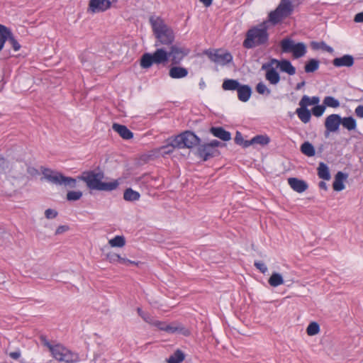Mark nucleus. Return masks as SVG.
Segmentation results:
<instances>
[{
  "label": "nucleus",
  "mask_w": 363,
  "mask_h": 363,
  "mask_svg": "<svg viewBox=\"0 0 363 363\" xmlns=\"http://www.w3.org/2000/svg\"><path fill=\"white\" fill-rule=\"evenodd\" d=\"M42 173L48 182L72 189L76 188L77 180L84 182L89 189L97 191H111L116 189L120 184L117 179L110 182H102L104 173L99 168L95 170L84 171L77 178L65 176L60 172L48 168H43Z\"/></svg>",
  "instance_id": "nucleus-1"
},
{
  "label": "nucleus",
  "mask_w": 363,
  "mask_h": 363,
  "mask_svg": "<svg viewBox=\"0 0 363 363\" xmlns=\"http://www.w3.org/2000/svg\"><path fill=\"white\" fill-rule=\"evenodd\" d=\"M270 23L272 22L269 20L265 21L250 28L246 33L245 39L243 41V47L247 49H251L257 46L267 45L269 41L267 30Z\"/></svg>",
  "instance_id": "nucleus-2"
},
{
  "label": "nucleus",
  "mask_w": 363,
  "mask_h": 363,
  "mask_svg": "<svg viewBox=\"0 0 363 363\" xmlns=\"http://www.w3.org/2000/svg\"><path fill=\"white\" fill-rule=\"evenodd\" d=\"M149 21L157 39L155 46L170 45L173 43L175 38L174 33L162 18L152 16L150 17Z\"/></svg>",
  "instance_id": "nucleus-3"
},
{
  "label": "nucleus",
  "mask_w": 363,
  "mask_h": 363,
  "mask_svg": "<svg viewBox=\"0 0 363 363\" xmlns=\"http://www.w3.org/2000/svg\"><path fill=\"white\" fill-rule=\"evenodd\" d=\"M301 0H281L277 9L270 12L269 21L273 25L279 23L293 13L296 5L300 4Z\"/></svg>",
  "instance_id": "nucleus-4"
},
{
  "label": "nucleus",
  "mask_w": 363,
  "mask_h": 363,
  "mask_svg": "<svg viewBox=\"0 0 363 363\" xmlns=\"http://www.w3.org/2000/svg\"><path fill=\"white\" fill-rule=\"evenodd\" d=\"M177 149H191L199 145L201 139L194 132L186 130L174 136Z\"/></svg>",
  "instance_id": "nucleus-5"
},
{
  "label": "nucleus",
  "mask_w": 363,
  "mask_h": 363,
  "mask_svg": "<svg viewBox=\"0 0 363 363\" xmlns=\"http://www.w3.org/2000/svg\"><path fill=\"white\" fill-rule=\"evenodd\" d=\"M282 52H292L295 59L304 56L306 53V46L303 43H294L290 38H284L280 42Z\"/></svg>",
  "instance_id": "nucleus-6"
},
{
  "label": "nucleus",
  "mask_w": 363,
  "mask_h": 363,
  "mask_svg": "<svg viewBox=\"0 0 363 363\" xmlns=\"http://www.w3.org/2000/svg\"><path fill=\"white\" fill-rule=\"evenodd\" d=\"M52 357L61 362L66 363H72L78 361L79 357L77 353H74L67 348L61 345H56V347L53 349Z\"/></svg>",
  "instance_id": "nucleus-7"
},
{
  "label": "nucleus",
  "mask_w": 363,
  "mask_h": 363,
  "mask_svg": "<svg viewBox=\"0 0 363 363\" xmlns=\"http://www.w3.org/2000/svg\"><path fill=\"white\" fill-rule=\"evenodd\" d=\"M340 123L341 116L340 115L331 114L328 116L325 121V127L326 128L325 136L328 137L330 133L337 131Z\"/></svg>",
  "instance_id": "nucleus-8"
},
{
  "label": "nucleus",
  "mask_w": 363,
  "mask_h": 363,
  "mask_svg": "<svg viewBox=\"0 0 363 363\" xmlns=\"http://www.w3.org/2000/svg\"><path fill=\"white\" fill-rule=\"evenodd\" d=\"M271 64V60L262 65V69L265 70V79L272 85L277 84L280 81V75Z\"/></svg>",
  "instance_id": "nucleus-9"
},
{
  "label": "nucleus",
  "mask_w": 363,
  "mask_h": 363,
  "mask_svg": "<svg viewBox=\"0 0 363 363\" xmlns=\"http://www.w3.org/2000/svg\"><path fill=\"white\" fill-rule=\"evenodd\" d=\"M198 154L204 161H207L210 158L217 157L220 155L218 149H213L208 143H204L199 145Z\"/></svg>",
  "instance_id": "nucleus-10"
},
{
  "label": "nucleus",
  "mask_w": 363,
  "mask_h": 363,
  "mask_svg": "<svg viewBox=\"0 0 363 363\" xmlns=\"http://www.w3.org/2000/svg\"><path fill=\"white\" fill-rule=\"evenodd\" d=\"M168 54L169 57H172V65H178L182 60L189 54V50L177 45H172Z\"/></svg>",
  "instance_id": "nucleus-11"
},
{
  "label": "nucleus",
  "mask_w": 363,
  "mask_h": 363,
  "mask_svg": "<svg viewBox=\"0 0 363 363\" xmlns=\"http://www.w3.org/2000/svg\"><path fill=\"white\" fill-rule=\"evenodd\" d=\"M209 58L211 61L220 65H225L233 60L232 55L228 52H221L219 50L213 53H210Z\"/></svg>",
  "instance_id": "nucleus-12"
},
{
  "label": "nucleus",
  "mask_w": 363,
  "mask_h": 363,
  "mask_svg": "<svg viewBox=\"0 0 363 363\" xmlns=\"http://www.w3.org/2000/svg\"><path fill=\"white\" fill-rule=\"evenodd\" d=\"M271 64L276 65L277 68H279L282 72L287 73L289 75H294L296 74V68L292 65L291 62L288 60H279L275 58L271 59Z\"/></svg>",
  "instance_id": "nucleus-13"
},
{
  "label": "nucleus",
  "mask_w": 363,
  "mask_h": 363,
  "mask_svg": "<svg viewBox=\"0 0 363 363\" xmlns=\"http://www.w3.org/2000/svg\"><path fill=\"white\" fill-rule=\"evenodd\" d=\"M111 5V0H90L89 10L92 13L103 12L108 9Z\"/></svg>",
  "instance_id": "nucleus-14"
},
{
  "label": "nucleus",
  "mask_w": 363,
  "mask_h": 363,
  "mask_svg": "<svg viewBox=\"0 0 363 363\" xmlns=\"http://www.w3.org/2000/svg\"><path fill=\"white\" fill-rule=\"evenodd\" d=\"M162 330L172 334L179 333L184 336H189L190 335L189 330L185 328L182 324L178 323L167 324V326L162 328Z\"/></svg>",
  "instance_id": "nucleus-15"
},
{
  "label": "nucleus",
  "mask_w": 363,
  "mask_h": 363,
  "mask_svg": "<svg viewBox=\"0 0 363 363\" xmlns=\"http://www.w3.org/2000/svg\"><path fill=\"white\" fill-rule=\"evenodd\" d=\"M288 183L291 188L298 193L305 191L308 187V184L305 181L295 177L289 178Z\"/></svg>",
  "instance_id": "nucleus-16"
},
{
  "label": "nucleus",
  "mask_w": 363,
  "mask_h": 363,
  "mask_svg": "<svg viewBox=\"0 0 363 363\" xmlns=\"http://www.w3.org/2000/svg\"><path fill=\"white\" fill-rule=\"evenodd\" d=\"M354 57L350 55H344L340 57H336L333 60V65L336 67H350L354 65Z\"/></svg>",
  "instance_id": "nucleus-17"
},
{
  "label": "nucleus",
  "mask_w": 363,
  "mask_h": 363,
  "mask_svg": "<svg viewBox=\"0 0 363 363\" xmlns=\"http://www.w3.org/2000/svg\"><path fill=\"white\" fill-rule=\"evenodd\" d=\"M140 67L143 69H148L153 65H157V61L155 58V53H144L140 58Z\"/></svg>",
  "instance_id": "nucleus-18"
},
{
  "label": "nucleus",
  "mask_w": 363,
  "mask_h": 363,
  "mask_svg": "<svg viewBox=\"0 0 363 363\" xmlns=\"http://www.w3.org/2000/svg\"><path fill=\"white\" fill-rule=\"evenodd\" d=\"M209 131L213 136L223 141H229L231 139V133L223 127H211Z\"/></svg>",
  "instance_id": "nucleus-19"
},
{
  "label": "nucleus",
  "mask_w": 363,
  "mask_h": 363,
  "mask_svg": "<svg viewBox=\"0 0 363 363\" xmlns=\"http://www.w3.org/2000/svg\"><path fill=\"white\" fill-rule=\"evenodd\" d=\"M347 174L342 172H338L335 176L333 184V189L336 191H340L345 189L344 182L347 179Z\"/></svg>",
  "instance_id": "nucleus-20"
},
{
  "label": "nucleus",
  "mask_w": 363,
  "mask_h": 363,
  "mask_svg": "<svg viewBox=\"0 0 363 363\" xmlns=\"http://www.w3.org/2000/svg\"><path fill=\"white\" fill-rule=\"evenodd\" d=\"M112 128L115 132L118 133L123 139L129 140L133 137V133L124 125L113 123Z\"/></svg>",
  "instance_id": "nucleus-21"
},
{
  "label": "nucleus",
  "mask_w": 363,
  "mask_h": 363,
  "mask_svg": "<svg viewBox=\"0 0 363 363\" xmlns=\"http://www.w3.org/2000/svg\"><path fill=\"white\" fill-rule=\"evenodd\" d=\"M237 92L238 99L242 102H246L251 96L252 89L249 85L240 84Z\"/></svg>",
  "instance_id": "nucleus-22"
},
{
  "label": "nucleus",
  "mask_w": 363,
  "mask_h": 363,
  "mask_svg": "<svg viewBox=\"0 0 363 363\" xmlns=\"http://www.w3.org/2000/svg\"><path fill=\"white\" fill-rule=\"evenodd\" d=\"M188 69L183 67L172 66L169 71V75L172 79L184 78L188 75Z\"/></svg>",
  "instance_id": "nucleus-23"
},
{
  "label": "nucleus",
  "mask_w": 363,
  "mask_h": 363,
  "mask_svg": "<svg viewBox=\"0 0 363 363\" xmlns=\"http://www.w3.org/2000/svg\"><path fill=\"white\" fill-rule=\"evenodd\" d=\"M177 140L175 137H170L167 140V144L160 147V150L163 155L172 154L174 150L177 148V145L176 143Z\"/></svg>",
  "instance_id": "nucleus-24"
},
{
  "label": "nucleus",
  "mask_w": 363,
  "mask_h": 363,
  "mask_svg": "<svg viewBox=\"0 0 363 363\" xmlns=\"http://www.w3.org/2000/svg\"><path fill=\"white\" fill-rule=\"evenodd\" d=\"M155 55V58L157 61V65H165L169 60V54L168 52L164 50L163 48H157L154 52Z\"/></svg>",
  "instance_id": "nucleus-25"
},
{
  "label": "nucleus",
  "mask_w": 363,
  "mask_h": 363,
  "mask_svg": "<svg viewBox=\"0 0 363 363\" xmlns=\"http://www.w3.org/2000/svg\"><path fill=\"white\" fill-rule=\"evenodd\" d=\"M240 84L236 79H226L222 84V89L225 91H237Z\"/></svg>",
  "instance_id": "nucleus-26"
},
{
  "label": "nucleus",
  "mask_w": 363,
  "mask_h": 363,
  "mask_svg": "<svg viewBox=\"0 0 363 363\" xmlns=\"http://www.w3.org/2000/svg\"><path fill=\"white\" fill-rule=\"evenodd\" d=\"M296 113L303 123H307L310 121L311 113L307 108L300 106V108L296 109Z\"/></svg>",
  "instance_id": "nucleus-27"
},
{
  "label": "nucleus",
  "mask_w": 363,
  "mask_h": 363,
  "mask_svg": "<svg viewBox=\"0 0 363 363\" xmlns=\"http://www.w3.org/2000/svg\"><path fill=\"white\" fill-rule=\"evenodd\" d=\"M140 198V193L136 191H134L131 188L126 189L123 193V199L126 201H138Z\"/></svg>",
  "instance_id": "nucleus-28"
},
{
  "label": "nucleus",
  "mask_w": 363,
  "mask_h": 363,
  "mask_svg": "<svg viewBox=\"0 0 363 363\" xmlns=\"http://www.w3.org/2000/svg\"><path fill=\"white\" fill-rule=\"evenodd\" d=\"M318 176L324 180H330L331 178L328 167L323 162H320L318 167Z\"/></svg>",
  "instance_id": "nucleus-29"
},
{
  "label": "nucleus",
  "mask_w": 363,
  "mask_h": 363,
  "mask_svg": "<svg viewBox=\"0 0 363 363\" xmlns=\"http://www.w3.org/2000/svg\"><path fill=\"white\" fill-rule=\"evenodd\" d=\"M340 124L349 131L355 130L357 127L356 120L352 116L341 118Z\"/></svg>",
  "instance_id": "nucleus-30"
},
{
  "label": "nucleus",
  "mask_w": 363,
  "mask_h": 363,
  "mask_svg": "<svg viewBox=\"0 0 363 363\" xmlns=\"http://www.w3.org/2000/svg\"><path fill=\"white\" fill-rule=\"evenodd\" d=\"M320 99L318 96H313L311 98L306 95H304L299 102V106L307 108L308 106L317 105Z\"/></svg>",
  "instance_id": "nucleus-31"
},
{
  "label": "nucleus",
  "mask_w": 363,
  "mask_h": 363,
  "mask_svg": "<svg viewBox=\"0 0 363 363\" xmlns=\"http://www.w3.org/2000/svg\"><path fill=\"white\" fill-rule=\"evenodd\" d=\"M301 151L303 155L308 157H313L315 154V150L313 145L308 141L304 142L301 145Z\"/></svg>",
  "instance_id": "nucleus-32"
},
{
  "label": "nucleus",
  "mask_w": 363,
  "mask_h": 363,
  "mask_svg": "<svg viewBox=\"0 0 363 363\" xmlns=\"http://www.w3.org/2000/svg\"><path fill=\"white\" fill-rule=\"evenodd\" d=\"M268 282L270 286L273 287H277L284 284V279L282 276L279 273L274 272L269 277Z\"/></svg>",
  "instance_id": "nucleus-33"
},
{
  "label": "nucleus",
  "mask_w": 363,
  "mask_h": 363,
  "mask_svg": "<svg viewBox=\"0 0 363 363\" xmlns=\"http://www.w3.org/2000/svg\"><path fill=\"white\" fill-rule=\"evenodd\" d=\"M320 62L316 59L309 60L305 65L304 69L306 73L314 72L319 68Z\"/></svg>",
  "instance_id": "nucleus-34"
},
{
  "label": "nucleus",
  "mask_w": 363,
  "mask_h": 363,
  "mask_svg": "<svg viewBox=\"0 0 363 363\" xmlns=\"http://www.w3.org/2000/svg\"><path fill=\"white\" fill-rule=\"evenodd\" d=\"M184 354L180 350H177L167 359V363H180L184 359Z\"/></svg>",
  "instance_id": "nucleus-35"
},
{
  "label": "nucleus",
  "mask_w": 363,
  "mask_h": 363,
  "mask_svg": "<svg viewBox=\"0 0 363 363\" xmlns=\"http://www.w3.org/2000/svg\"><path fill=\"white\" fill-rule=\"evenodd\" d=\"M6 35V41L13 48L14 51H18L21 48V45L16 40L13 35L11 32L10 29H9V35Z\"/></svg>",
  "instance_id": "nucleus-36"
},
{
  "label": "nucleus",
  "mask_w": 363,
  "mask_h": 363,
  "mask_svg": "<svg viewBox=\"0 0 363 363\" xmlns=\"http://www.w3.org/2000/svg\"><path fill=\"white\" fill-rule=\"evenodd\" d=\"M254 145L258 144L262 146L267 145L270 142V138L266 135H257L252 138Z\"/></svg>",
  "instance_id": "nucleus-37"
},
{
  "label": "nucleus",
  "mask_w": 363,
  "mask_h": 363,
  "mask_svg": "<svg viewBox=\"0 0 363 363\" xmlns=\"http://www.w3.org/2000/svg\"><path fill=\"white\" fill-rule=\"evenodd\" d=\"M108 243L111 247H123L125 244V240L123 236L116 235L113 239L108 241Z\"/></svg>",
  "instance_id": "nucleus-38"
},
{
  "label": "nucleus",
  "mask_w": 363,
  "mask_h": 363,
  "mask_svg": "<svg viewBox=\"0 0 363 363\" xmlns=\"http://www.w3.org/2000/svg\"><path fill=\"white\" fill-rule=\"evenodd\" d=\"M323 105L332 108H337L340 106V101L333 96H325L323 99Z\"/></svg>",
  "instance_id": "nucleus-39"
},
{
  "label": "nucleus",
  "mask_w": 363,
  "mask_h": 363,
  "mask_svg": "<svg viewBox=\"0 0 363 363\" xmlns=\"http://www.w3.org/2000/svg\"><path fill=\"white\" fill-rule=\"evenodd\" d=\"M255 89L258 94L262 95L269 96L271 94V90L268 89L266 84L262 82H259L256 85Z\"/></svg>",
  "instance_id": "nucleus-40"
},
{
  "label": "nucleus",
  "mask_w": 363,
  "mask_h": 363,
  "mask_svg": "<svg viewBox=\"0 0 363 363\" xmlns=\"http://www.w3.org/2000/svg\"><path fill=\"white\" fill-rule=\"evenodd\" d=\"M6 35H9V28L0 24V50H1L6 41Z\"/></svg>",
  "instance_id": "nucleus-41"
},
{
  "label": "nucleus",
  "mask_w": 363,
  "mask_h": 363,
  "mask_svg": "<svg viewBox=\"0 0 363 363\" xmlns=\"http://www.w3.org/2000/svg\"><path fill=\"white\" fill-rule=\"evenodd\" d=\"M311 46L313 49L318 50V49H322L328 52H333V49L330 46L328 45L325 43L323 41L320 43L313 42L311 43Z\"/></svg>",
  "instance_id": "nucleus-42"
},
{
  "label": "nucleus",
  "mask_w": 363,
  "mask_h": 363,
  "mask_svg": "<svg viewBox=\"0 0 363 363\" xmlns=\"http://www.w3.org/2000/svg\"><path fill=\"white\" fill-rule=\"evenodd\" d=\"M319 331V325L315 322L311 323L306 329L307 334L311 336L318 334Z\"/></svg>",
  "instance_id": "nucleus-43"
},
{
  "label": "nucleus",
  "mask_w": 363,
  "mask_h": 363,
  "mask_svg": "<svg viewBox=\"0 0 363 363\" xmlns=\"http://www.w3.org/2000/svg\"><path fill=\"white\" fill-rule=\"evenodd\" d=\"M82 196V192L80 191H70L67 194V200L75 201L79 200Z\"/></svg>",
  "instance_id": "nucleus-44"
},
{
  "label": "nucleus",
  "mask_w": 363,
  "mask_h": 363,
  "mask_svg": "<svg viewBox=\"0 0 363 363\" xmlns=\"http://www.w3.org/2000/svg\"><path fill=\"white\" fill-rule=\"evenodd\" d=\"M325 109V107L324 105L317 104L312 108V113L316 117H320L323 114Z\"/></svg>",
  "instance_id": "nucleus-45"
},
{
  "label": "nucleus",
  "mask_w": 363,
  "mask_h": 363,
  "mask_svg": "<svg viewBox=\"0 0 363 363\" xmlns=\"http://www.w3.org/2000/svg\"><path fill=\"white\" fill-rule=\"evenodd\" d=\"M137 312L138 315L147 323H152L153 319L147 313H145L142 311L140 308H137Z\"/></svg>",
  "instance_id": "nucleus-46"
},
{
  "label": "nucleus",
  "mask_w": 363,
  "mask_h": 363,
  "mask_svg": "<svg viewBox=\"0 0 363 363\" xmlns=\"http://www.w3.org/2000/svg\"><path fill=\"white\" fill-rule=\"evenodd\" d=\"M9 168V162L4 157H0V174H6Z\"/></svg>",
  "instance_id": "nucleus-47"
},
{
  "label": "nucleus",
  "mask_w": 363,
  "mask_h": 363,
  "mask_svg": "<svg viewBox=\"0 0 363 363\" xmlns=\"http://www.w3.org/2000/svg\"><path fill=\"white\" fill-rule=\"evenodd\" d=\"M40 340L41 342L50 350L52 354L54 351L53 349L56 347V345H52L45 335H41L40 337Z\"/></svg>",
  "instance_id": "nucleus-48"
},
{
  "label": "nucleus",
  "mask_w": 363,
  "mask_h": 363,
  "mask_svg": "<svg viewBox=\"0 0 363 363\" xmlns=\"http://www.w3.org/2000/svg\"><path fill=\"white\" fill-rule=\"evenodd\" d=\"M57 212L55 210L48 208L45 211V216L48 219L55 218L57 216Z\"/></svg>",
  "instance_id": "nucleus-49"
},
{
  "label": "nucleus",
  "mask_w": 363,
  "mask_h": 363,
  "mask_svg": "<svg viewBox=\"0 0 363 363\" xmlns=\"http://www.w3.org/2000/svg\"><path fill=\"white\" fill-rule=\"evenodd\" d=\"M255 267L259 269L262 273L264 274L267 272V265L261 262H255Z\"/></svg>",
  "instance_id": "nucleus-50"
},
{
  "label": "nucleus",
  "mask_w": 363,
  "mask_h": 363,
  "mask_svg": "<svg viewBox=\"0 0 363 363\" xmlns=\"http://www.w3.org/2000/svg\"><path fill=\"white\" fill-rule=\"evenodd\" d=\"M107 259L110 262H118V260L121 259V256L117 254H108L107 255Z\"/></svg>",
  "instance_id": "nucleus-51"
},
{
  "label": "nucleus",
  "mask_w": 363,
  "mask_h": 363,
  "mask_svg": "<svg viewBox=\"0 0 363 363\" xmlns=\"http://www.w3.org/2000/svg\"><path fill=\"white\" fill-rule=\"evenodd\" d=\"M235 143L239 145H242V144L244 143V139L242 138V135L238 131L236 132V135L235 137Z\"/></svg>",
  "instance_id": "nucleus-52"
},
{
  "label": "nucleus",
  "mask_w": 363,
  "mask_h": 363,
  "mask_svg": "<svg viewBox=\"0 0 363 363\" xmlns=\"http://www.w3.org/2000/svg\"><path fill=\"white\" fill-rule=\"evenodd\" d=\"M27 172L31 177H35L38 174H39L38 170L35 167H31V166H28L27 167Z\"/></svg>",
  "instance_id": "nucleus-53"
},
{
  "label": "nucleus",
  "mask_w": 363,
  "mask_h": 363,
  "mask_svg": "<svg viewBox=\"0 0 363 363\" xmlns=\"http://www.w3.org/2000/svg\"><path fill=\"white\" fill-rule=\"evenodd\" d=\"M211 147H212L213 149H217L218 147L224 146L225 144L220 143V141L217 140H213L210 143H208Z\"/></svg>",
  "instance_id": "nucleus-54"
},
{
  "label": "nucleus",
  "mask_w": 363,
  "mask_h": 363,
  "mask_svg": "<svg viewBox=\"0 0 363 363\" xmlns=\"http://www.w3.org/2000/svg\"><path fill=\"white\" fill-rule=\"evenodd\" d=\"M152 325L157 327L160 330H162V328H165V326H167V324L159 320H152Z\"/></svg>",
  "instance_id": "nucleus-55"
},
{
  "label": "nucleus",
  "mask_w": 363,
  "mask_h": 363,
  "mask_svg": "<svg viewBox=\"0 0 363 363\" xmlns=\"http://www.w3.org/2000/svg\"><path fill=\"white\" fill-rule=\"evenodd\" d=\"M354 113L357 117L362 118H363V106H362V105L358 106L355 108Z\"/></svg>",
  "instance_id": "nucleus-56"
},
{
  "label": "nucleus",
  "mask_w": 363,
  "mask_h": 363,
  "mask_svg": "<svg viewBox=\"0 0 363 363\" xmlns=\"http://www.w3.org/2000/svg\"><path fill=\"white\" fill-rule=\"evenodd\" d=\"M9 355L13 359H18L21 357V351L19 350L11 352L9 353Z\"/></svg>",
  "instance_id": "nucleus-57"
},
{
  "label": "nucleus",
  "mask_w": 363,
  "mask_h": 363,
  "mask_svg": "<svg viewBox=\"0 0 363 363\" xmlns=\"http://www.w3.org/2000/svg\"><path fill=\"white\" fill-rule=\"evenodd\" d=\"M68 228H68V226H67V225H60V226H59V227L57 228V230H56V231H55V234H56V235L61 234V233H64V232L67 231V230H68Z\"/></svg>",
  "instance_id": "nucleus-58"
},
{
  "label": "nucleus",
  "mask_w": 363,
  "mask_h": 363,
  "mask_svg": "<svg viewBox=\"0 0 363 363\" xmlns=\"http://www.w3.org/2000/svg\"><path fill=\"white\" fill-rule=\"evenodd\" d=\"M354 21L357 23H363V12L357 13L354 16Z\"/></svg>",
  "instance_id": "nucleus-59"
},
{
  "label": "nucleus",
  "mask_w": 363,
  "mask_h": 363,
  "mask_svg": "<svg viewBox=\"0 0 363 363\" xmlns=\"http://www.w3.org/2000/svg\"><path fill=\"white\" fill-rule=\"evenodd\" d=\"M254 145V142L252 141V138L249 140H244V143L242 144V147L246 148V147H250V145Z\"/></svg>",
  "instance_id": "nucleus-60"
},
{
  "label": "nucleus",
  "mask_w": 363,
  "mask_h": 363,
  "mask_svg": "<svg viewBox=\"0 0 363 363\" xmlns=\"http://www.w3.org/2000/svg\"><path fill=\"white\" fill-rule=\"evenodd\" d=\"M118 262L121 264H135V262L130 261L128 259H125L121 257V259L118 260Z\"/></svg>",
  "instance_id": "nucleus-61"
},
{
  "label": "nucleus",
  "mask_w": 363,
  "mask_h": 363,
  "mask_svg": "<svg viewBox=\"0 0 363 363\" xmlns=\"http://www.w3.org/2000/svg\"><path fill=\"white\" fill-rule=\"evenodd\" d=\"M206 7H208L212 4L213 0H199Z\"/></svg>",
  "instance_id": "nucleus-62"
},
{
  "label": "nucleus",
  "mask_w": 363,
  "mask_h": 363,
  "mask_svg": "<svg viewBox=\"0 0 363 363\" xmlns=\"http://www.w3.org/2000/svg\"><path fill=\"white\" fill-rule=\"evenodd\" d=\"M318 186L322 189H324L325 191L328 190V186L325 182H323V181L320 182Z\"/></svg>",
  "instance_id": "nucleus-63"
},
{
  "label": "nucleus",
  "mask_w": 363,
  "mask_h": 363,
  "mask_svg": "<svg viewBox=\"0 0 363 363\" xmlns=\"http://www.w3.org/2000/svg\"><path fill=\"white\" fill-rule=\"evenodd\" d=\"M199 86L201 89H203L206 87V83L203 79L200 80Z\"/></svg>",
  "instance_id": "nucleus-64"
}]
</instances>
